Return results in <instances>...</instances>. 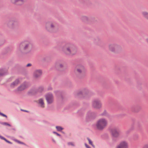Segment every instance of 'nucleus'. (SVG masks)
<instances>
[{
  "instance_id": "1",
  "label": "nucleus",
  "mask_w": 148,
  "mask_h": 148,
  "mask_svg": "<svg viewBox=\"0 0 148 148\" xmlns=\"http://www.w3.org/2000/svg\"><path fill=\"white\" fill-rule=\"evenodd\" d=\"M33 44L31 42L24 41L19 44L18 50L21 53H27L31 51L33 49Z\"/></svg>"
},
{
  "instance_id": "2",
  "label": "nucleus",
  "mask_w": 148,
  "mask_h": 148,
  "mask_svg": "<svg viewBox=\"0 0 148 148\" xmlns=\"http://www.w3.org/2000/svg\"><path fill=\"white\" fill-rule=\"evenodd\" d=\"M62 50L66 54L71 56L75 55L77 51V47L71 44H65L62 48Z\"/></svg>"
},
{
  "instance_id": "3",
  "label": "nucleus",
  "mask_w": 148,
  "mask_h": 148,
  "mask_svg": "<svg viewBox=\"0 0 148 148\" xmlns=\"http://www.w3.org/2000/svg\"><path fill=\"white\" fill-rule=\"evenodd\" d=\"M44 28L47 31L51 33L56 32L58 30L57 23L54 21L46 22L44 25Z\"/></svg>"
},
{
  "instance_id": "4",
  "label": "nucleus",
  "mask_w": 148,
  "mask_h": 148,
  "mask_svg": "<svg viewBox=\"0 0 148 148\" xmlns=\"http://www.w3.org/2000/svg\"><path fill=\"white\" fill-rule=\"evenodd\" d=\"M86 72L85 66L81 64H79L76 66L74 70L75 74L78 77L84 75Z\"/></svg>"
},
{
  "instance_id": "5",
  "label": "nucleus",
  "mask_w": 148,
  "mask_h": 148,
  "mask_svg": "<svg viewBox=\"0 0 148 148\" xmlns=\"http://www.w3.org/2000/svg\"><path fill=\"white\" fill-rule=\"evenodd\" d=\"M108 121L107 120L103 118H100L98 119L96 123L97 128L99 130H102L107 125Z\"/></svg>"
},
{
  "instance_id": "6",
  "label": "nucleus",
  "mask_w": 148,
  "mask_h": 148,
  "mask_svg": "<svg viewBox=\"0 0 148 148\" xmlns=\"http://www.w3.org/2000/svg\"><path fill=\"white\" fill-rule=\"evenodd\" d=\"M109 50L113 53H118L120 52L122 50L121 46L116 44H111L108 45Z\"/></svg>"
},
{
  "instance_id": "7",
  "label": "nucleus",
  "mask_w": 148,
  "mask_h": 148,
  "mask_svg": "<svg viewBox=\"0 0 148 148\" xmlns=\"http://www.w3.org/2000/svg\"><path fill=\"white\" fill-rule=\"evenodd\" d=\"M27 0H10V2L12 4L18 6L23 5Z\"/></svg>"
},
{
  "instance_id": "8",
  "label": "nucleus",
  "mask_w": 148,
  "mask_h": 148,
  "mask_svg": "<svg viewBox=\"0 0 148 148\" xmlns=\"http://www.w3.org/2000/svg\"><path fill=\"white\" fill-rule=\"evenodd\" d=\"M45 97L48 103H52L54 100L53 95L51 93L47 94L45 96Z\"/></svg>"
},
{
  "instance_id": "9",
  "label": "nucleus",
  "mask_w": 148,
  "mask_h": 148,
  "mask_svg": "<svg viewBox=\"0 0 148 148\" xmlns=\"http://www.w3.org/2000/svg\"><path fill=\"white\" fill-rule=\"evenodd\" d=\"M93 107L99 109L101 107L102 104L100 101L97 100L93 101L92 102Z\"/></svg>"
},
{
  "instance_id": "10",
  "label": "nucleus",
  "mask_w": 148,
  "mask_h": 148,
  "mask_svg": "<svg viewBox=\"0 0 148 148\" xmlns=\"http://www.w3.org/2000/svg\"><path fill=\"white\" fill-rule=\"evenodd\" d=\"M120 131L118 128L115 127L112 129L111 133L112 136L115 137H118L119 135Z\"/></svg>"
},
{
  "instance_id": "11",
  "label": "nucleus",
  "mask_w": 148,
  "mask_h": 148,
  "mask_svg": "<svg viewBox=\"0 0 148 148\" xmlns=\"http://www.w3.org/2000/svg\"><path fill=\"white\" fill-rule=\"evenodd\" d=\"M116 148H128V143L125 141H122L116 146Z\"/></svg>"
},
{
  "instance_id": "12",
  "label": "nucleus",
  "mask_w": 148,
  "mask_h": 148,
  "mask_svg": "<svg viewBox=\"0 0 148 148\" xmlns=\"http://www.w3.org/2000/svg\"><path fill=\"white\" fill-rule=\"evenodd\" d=\"M42 72L40 69H37L35 70L33 73V76L34 78H38L42 75Z\"/></svg>"
},
{
  "instance_id": "13",
  "label": "nucleus",
  "mask_w": 148,
  "mask_h": 148,
  "mask_svg": "<svg viewBox=\"0 0 148 148\" xmlns=\"http://www.w3.org/2000/svg\"><path fill=\"white\" fill-rule=\"evenodd\" d=\"M28 86V85L27 83H24L18 88V90L19 91L23 90L27 88Z\"/></svg>"
},
{
  "instance_id": "14",
  "label": "nucleus",
  "mask_w": 148,
  "mask_h": 148,
  "mask_svg": "<svg viewBox=\"0 0 148 148\" xmlns=\"http://www.w3.org/2000/svg\"><path fill=\"white\" fill-rule=\"evenodd\" d=\"M38 103L41 107L42 108L44 107L45 103L44 102V100L42 99H40L38 100Z\"/></svg>"
},
{
  "instance_id": "15",
  "label": "nucleus",
  "mask_w": 148,
  "mask_h": 148,
  "mask_svg": "<svg viewBox=\"0 0 148 148\" xmlns=\"http://www.w3.org/2000/svg\"><path fill=\"white\" fill-rule=\"evenodd\" d=\"M16 25V23L13 21H11L8 24V26L11 28L14 27Z\"/></svg>"
},
{
  "instance_id": "16",
  "label": "nucleus",
  "mask_w": 148,
  "mask_h": 148,
  "mask_svg": "<svg viewBox=\"0 0 148 148\" xmlns=\"http://www.w3.org/2000/svg\"><path fill=\"white\" fill-rule=\"evenodd\" d=\"M20 81L18 79H16L15 81L12 82L10 85V86L11 88H14L19 83Z\"/></svg>"
},
{
  "instance_id": "17",
  "label": "nucleus",
  "mask_w": 148,
  "mask_h": 148,
  "mask_svg": "<svg viewBox=\"0 0 148 148\" xmlns=\"http://www.w3.org/2000/svg\"><path fill=\"white\" fill-rule=\"evenodd\" d=\"M81 20L84 22H87L89 21V18L86 16H82L81 18Z\"/></svg>"
},
{
  "instance_id": "18",
  "label": "nucleus",
  "mask_w": 148,
  "mask_h": 148,
  "mask_svg": "<svg viewBox=\"0 0 148 148\" xmlns=\"http://www.w3.org/2000/svg\"><path fill=\"white\" fill-rule=\"evenodd\" d=\"M143 16L148 20V12L146 11H143L142 12Z\"/></svg>"
},
{
  "instance_id": "19",
  "label": "nucleus",
  "mask_w": 148,
  "mask_h": 148,
  "mask_svg": "<svg viewBox=\"0 0 148 148\" xmlns=\"http://www.w3.org/2000/svg\"><path fill=\"white\" fill-rule=\"evenodd\" d=\"M7 71L4 70H0V77L4 75L7 73Z\"/></svg>"
},
{
  "instance_id": "20",
  "label": "nucleus",
  "mask_w": 148,
  "mask_h": 148,
  "mask_svg": "<svg viewBox=\"0 0 148 148\" xmlns=\"http://www.w3.org/2000/svg\"><path fill=\"white\" fill-rule=\"evenodd\" d=\"M101 116H109V115L107 112L105 110L101 114Z\"/></svg>"
},
{
  "instance_id": "21",
  "label": "nucleus",
  "mask_w": 148,
  "mask_h": 148,
  "mask_svg": "<svg viewBox=\"0 0 148 148\" xmlns=\"http://www.w3.org/2000/svg\"><path fill=\"white\" fill-rule=\"evenodd\" d=\"M56 128L57 129V130L58 131H61V130L63 129V128L60 126H57L56 127Z\"/></svg>"
},
{
  "instance_id": "22",
  "label": "nucleus",
  "mask_w": 148,
  "mask_h": 148,
  "mask_svg": "<svg viewBox=\"0 0 148 148\" xmlns=\"http://www.w3.org/2000/svg\"><path fill=\"white\" fill-rule=\"evenodd\" d=\"M87 139L89 141V143L91 145H92V146H93V147H95L94 145H93L92 141L88 138H87Z\"/></svg>"
},
{
  "instance_id": "23",
  "label": "nucleus",
  "mask_w": 148,
  "mask_h": 148,
  "mask_svg": "<svg viewBox=\"0 0 148 148\" xmlns=\"http://www.w3.org/2000/svg\"><path fill=\"white\" fill-rule=\"evenodd\" d=\"M5 42V41L4 40L0 39V46H1L3 45Z\"/></svg>"
},
{
  "instance_id": "24",
  "label": "nucleus",
  "mask_w": 148,
  "mask_h": 148,
  "mask_svg": "<svg viewBox=\"0 0 148 148\" xmlns=\"http://www.w3.org/2000/svg\"><path fill=\"white\" fill-rule=\"evenodd\" d=\"M142 148H148V144H145L143 147Z\"/></svg>"
},
{
  "instance_id": "25",
  "label": "nucleus",
  "mask_w": 148,
  "mask_h": 148,
  "mask_svg": "<svg viewBox=\"0 0 148 148\" xmlns=\"http://www.w3.org/2000/svg\"><path fill=\"white\" fill-rule=\"evenodd\" d=\"M56 65H59V67L60 68L62 67L63 66V65L62 64H57Z\"/></svg>"
},
{
  "instance_id": "26",
  "label": "nucleus",
  "mask_w": 148,
  "mask_h": 148,
  "mask_svg": "<svg viewBox=\"0 0 148 148\" xmlns=\"http://www.w3.org/2000/svg\"><path fill=\"white\" fill-rule=\"evenodd\" d=\"M3 124V125H7L9 126H11V125L10 124L8 123H4Z\"/></svg>"
},
{
  "instance_id": "27",
  "label": "nucleus",
  "mask_w": 148,
  "mask_h": 148,
  "mask_svg": "<svg viewBox=\"0 0 148 148\" xmlns=\"http://www.w3.org/2000/svg\"><path fill=\"white\" fill-rule=\"evenodd\" d=\"M0 115L4 117H7V116L6 115L1 112H0Z\"/></svg>"
},
{
  "instance_id": "28",
  "label": "nucleus",
  "mask_w": 148,
  "mask_h": 148,
  "mask_svg": "<svg viewBox=\"0 0 148 148\" xmlns=\"http://www.w3.org/2000/svg\"><path fill=\"white\" fill-rule=\"evenodd\" d=\"M0 138L1 139H2L4 140L5 141H6V139L4 137H3L2 136H0Z\"/></svg>"
},
{
  "instance_id": "29",
  "label": "nucleus",
  "mask_w": 148,
  "mask_h": 148,
  "mask_svg": "<svg viewBox=\"0 0 148 148\" xmlns=\"http://www.w3.org/2000/svg\"><path fill=\"white\" fill-rule=\"evenodd\" d=\"M68 144L69 145H71L72 146H74V145L72 143H68Z\"/></svg>"
},
{
  "instance_id": "30",
  "label": "nucleus",
  "mask_w": 148,
  "mask_h": 148,
  "mask_svg": "<svg viewBox=\"0 0 148 148\" xmlns=\"http://www.w3.org/2000/svg\"><path fill=\"white\" fill-rule=\"evenodd\" d=\"M31 65H32L30 63H29L26 65V66H27V67L30 66H31Z\"/></svg>"
},
{
  "instance_id": "31",
  "label": "nucleus",
  "mask_w": 148,
  "mask_h": 148,
  "mask_svg": "<svg viewBox=\"0 0 148 148\" xmlns=\"http://www.w3.org/2000/svg\"><path fill=\"white\" fill-rule=\"evenodd\" d=\"M17 142L19 143L25 145V144L24 143L20 142L19 141H17Z\"/></svg>"
},
{
  "instance_id": "32",
  "label": "nucleus",
  "mask_w": 148,
  "mask_h": 148,
  "mask_svg": "<svg viewBox=\"0 0 148 148\" xmlns=\"http://www.w3.org/2000/svg\"><path fill=\"white\" fill-rule=\"evenodd\" d=\"M85 145L87 148H90L87 144H85Z\"/></svg>"
},
{
  "instance_id": "33",
  "label": "nucleus",
  "mask_w": 148,
  "mask_h": 148,
  "mask_svg": "<svg viewBox=\"0 0 148 148\" xmlns=\"http://www.w3.org/2000/svg\"><path fill=\"white\" fill-rule=\"evenodd\" d=\"M51 87H49V88H48V90H51Z\"/></svg>"
},
{
  "instance_id": "34",
  "label": "nucleus",
  "mask_w": 148,
  "mask_h": 148,
  "mask_svg": "<svg viewBox=\"0 0 148 148\" xmlns=\"http://www.w3.org/2000/svg\"><path fill=\"white\" fill-rule=\"evenodd\" d=\"M6 142H8V143H11L9 142V141L7 140H6V141H5Z\"/></svg>"
},
{
  "instance_id": "35",
  "label": "nucleus",
  "mask_w": 148,
  "mask_h": 148,
  "mask_svg": "<svg viewBox=\"0 0 148 148\" xmlns=\"http://www.w3.org/2000/svg\"><path fill=\"white\" fill-rule=\"evenodd\" d=\"M56 134L58 136H60V134H58V133H56Z\"/></svg>"
},
{
  "instance_id": "36",
  "label": "nucleus",
  "mask_w": 148,
  "mask_h": 148,
  "mask_svg": "<svg viewBox=\"0 0 148 148\" xmlns=\"http://www.w3.org/2000/svg\"><path fill=\"white\" fill-rule=\"evenodd\" d=\"M53 133H54V134H56V133H57V132H53Z\"/></svg>"
},
{
  "instance_id": "37",
  "label": "nucleus",
  "mask_w": 148,
  "mask_h": 148,
  "mask_svg": "<svg viewBox=\"0 0 148 148\" xmlns=\"http://www.w3.org/2000/svg\"><path fill=\"white\" fill-rule=\"evenodd\" d=\"M146 41L148 43V38L146 39Z\"/></svg>"
},
{
  "instance_id": "38",
  "label": "nucleus",
  "mask_w": 148,
  "mask_h": 148,
  "mask_svg": "<svg viewBox=\"0 0 148 148\" xmlns=\"http://www.w3.org/2000/svg\"><path fill=\"white\" fill-rule=\"evenodd\" d=\"M83 93H85V92H84V91H83Z\"/></svg>"
},
{
  "instance_id": "39",
  "label": "nucleus",
  "mask_w": 148,
  "mask_h": 148,
  "mask_svg": "<svg viewBox=\"0 0 148 148\" xmlns=\"http://www.w3.org/2000/svg\"><path fill=\"white\" fill-rule=\"evenodd\" d=\"M42 90H43V89L42 88Z\"/></svg>"
}]
</instances>
